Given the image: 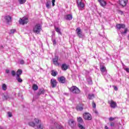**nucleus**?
<instances>
[{
  "mask_svg": "<svg viewBox=\"0 0 129 129\" xmlns=\"http://www.w3.org/2000/svg\"><path fill=\"white\" fill-rule=\"evenodd\" d=\"M8 115L9 117H12V116H13L12 112H8Z\"/></svg>",
  "mask_w": 129,
  "mask_h": 129,
  "instance_id": "obj_37",
  "label": "nucleus"
},
{
  "mask_svg": "<svg viewBox=\"0 0 129 129\" xmlns=\"http://www.w3.org/2000/svg\"><path fill=\"white\" fill-rule=\"evenodd\" d=\"M58 81L60 83H65L66 79L64 77H61L58 78Z\"/></svg>",
  "mask_w": 129,
  "mask_h": 129,
  "instance_id": "obj_19",
  "label": "nucleus"
},
{
  "mask_svg": "<svg viewBox=\"0 0 129 129\" xmlns=\"http://www.w3.org/2000/svg\"><path fill=\"white\" fill-rule=\"evenodd\" d=\"M125 28V25L124 24H117L116 25V29L117 30H120V29H124Z\"/></svg>",
  "mask_w": 129,
  "mask_h": 129,
  "instance_id": "obj_13",
  "label": "nucleus"
},
{
  "mask_svg": "<svg viewBox=\"0 0 129 129\" xmlns=\"http://www.w3.org/2000/svg\"><path fill=\"white\" fill-rule=\"evenodd\" d=\"M87 82L88 83V84H90V85H92V79H91V78H88Z\"/></svg>",
  "mask_w": 129,
  "mask_h": 129,
  "instance_id": "obj_27",
  "label": "nucleus"
},
{
  "mask_svg": "<svg viewBox=\"0 0 129 129\" xmlns=\"http://www.w3.org/2000/svg\"><path fill=\"white\" fill-rule=\"evenodd\" d=\"M52 42H53V45H56V40L55 39H53Z\"/></svg>",
  "mask_w": 129,
  "mask_h": 129,
  "instance_id": "obj_43",
  "label": "nucleus"
},
{
  "mask_svg": "<svg viewBox=\"0 0 129 129\" xmlns=\"http://www.w3.org/2000/svg\"><path fill=\"white\" fill-rule=\"evenodd\" d=\"M128 2V0H119V4L120 6H121L122 7H125Z\"/></svg>",
  "mask_w": 129,
  "mask_h": 129,
  "instance_id": "obj_11",
  "label": "nucleus"
},
{
  "mask_svg": "<svg viewBox=\"0 0 129 129\" xmlns=\"http://www.w3.org/2000/svg\"><path fill=\"white\" fill-rule=\"evenodd\" d=\"M55 30L56 32L58 33V34H59V35H62V33H61V30L60 29V28L58 27H55Z\"/></svg>",
  "mask_w": 129,
  "mask_h": 129,
  "instance_id": "obj_24",
  "label": "nucleus"
},
{
  "mask_svg": "<svg viewBox=\"0 0 129 129\" xmlns=\"http://www.w3.org/2000/svg\"><path fill=\"white\" fill-rule=\"evenodd\" d=\"M55 0H52V7H54L55 6Z\"/></svg>",
  "mask_w": 129,
  "mask_h": 129,
  "instance_id": "obj_41",
  "label": "nucleus"
},
{
  "mask_svg": "<svg viewBox=\"0 0 129 129\" xmlns=\"http://www.w3.org/2000/svg\"><path fill=\"white\" fill-rule=\"evenodd\" d=\"M4 18L8 25H9L10 23L12 22V17H11L10 16H5Z\"/></svg>",
  "mask_w": 129,
  "mask_h": 129,
  "instance_id": "obj_17",
  "label": "nucleus"
},
{
  "mask_svg": "<svg viewBox=\"0 0 129 129\" xmlns=\"http://www.w3.org/2000/svg\"><path fill=\"white\" fill-rule=\"evenodd\" d=\"M64 18L66 20H67L68 21H71L72 20L73 17L72 15L71 14H68L64 16Z\"/></svg>",
  "mask_w": 129,
  "mask_h": 129,
  "instance_id": "obj_18",
  "label": "nucleus"
},
{
  "mask_svg": "<svg viewBox=\"0 0 129 129\" xmlns=\"http://www.w3.org/2000/svg\"><path fill=\"white\" fill-rule=\"evenodd\" d=\"M22 73H23L22 70H18L16 73V76H20Z\"/></svg>",
  "mask_w": 129,
  "mask_h": 129,
  "instance_id": "obj_26",
  "label": "nucleus"
},
{
  "mask_svg": "<svg viewBox=\"0 0 129 129\" xmlns=\"http://www.w3.org/2000/svg\"><path fill=\"white\" fill-rule=\"evenodd\" d=\"M41 121L39 120V119L37 118H34V121L33 123V127H36L37 126V129H43L44 128V125H43L41 124H39Z\"/></svg>",
  "mask_w": 129,
  "mask_h": 129,
  "instance_id": "obj_1",
  "label": "nucleus"
},
{
  "mask_svg": "<svg viewBox=\"0 0 129 129\" xmlns=\"http://www.w3.org/2000/svg\"><path fill=\"white\" fill-rule=\"evenodd\" d=\"M98 2H99L100 5L102 7H105V6H106V2L104 0H98Z\"/></svg>",
  "mask_w": 129,
  "mask_h": 129,
  "instance_id": "obj_21",
  "label": "nucleus"
},
{
  "mask_svg": "<svg viewBox=\"0 0 129 129\" xmlns=\"http://www.w3.org/2000/svg\"><path fill=\"white\" fill-rule=\"evenodd\" d=\"M88 98L89 99H93V98H94V94H89V96H88Z\"/></svg>",
  "mask_w": 129,
  "mask_h": 129,
  "instance_id": "obj_29",
  "label": "nucleus"
},
{
  "mask_svg": "<svg viewBox=\"0 0 129 129\" xmlns=\"http://www.w3.org/2000/svg\"><path fill=\"white\" fill-rule=\"evenodd\" d=\"M124 70H125L127 73H129V69L128 68H124Z\"/></svg>",
  "mask_w": 129,
  "mask_h": 129,
  "instance_id": "obj_45",
  "label": "nucleus"
},
{
  "mask_svg": "<svg viewBox=\"0 0 129 129\" xmlns=\"http://www.w3.org/2000/svg\"><path fill=\"white\" fill-rule=\"evenodd\" d=\"M84 118L87 120H91L92 117L89 113H85L84 114Z\"/></svg>",
  "mask_w": 129,
  "mask_h": 129,
  "instance_id": "obj_10",
  "label": "nucleus"
},
{
  "mask_svg": "<svg viewBox=\"0 0 129 129\" xmlns=\"http://www.w3.org/2000/svg\"><path fill=\"white\" fill-rule=\"evenodd\" d=\"M69 124L70 126L72 127V128H73L75 125V121H74V120L73 119H70L69 120Z\"/></svg>",
  "mask_w": 129,
  "mask_h": 129,
  "instance_id": "obj_16",
  "label": "nucleus"
},
{
  "mask_svg": "<svg viewBox=\"0 0 129 129\" xmlns=\"http://www.w3.org/2000/svg\"><path fill=\"white\" fill-rule=\"evenodd\" d=\"M92 107L93 108H96V104H95V102H94V101L92 102Z\"/></svg>",
  "mask_w": 129,
  "mask_h": 129,
  "instance_id": "obj_34",
  "label": "nucleus"
},
{
  "mask_svg": "<svg viewBox=\"0 0 129 129\" xmlns=\"http://www.w3.org/2000/svg\"><path fill=\"white\" fill-rule=\"evenodd\" d=\"M76 32L79 38L83 37V34H82V32H81V29L80 27L77 28Z\"/></svg>",
  "mask_w": 129,
  "mask_h": 129,
  "instance_id": "obj_9",
  "label": "nucleus"
},
{
  "mask_svg": "<svg viewBox=\"0 0 129 129\" xmlns=\"http://www.w3.org/2000/svg\"><path fill=\"white\" fill-rule=\"evenodd\" d=\"M50 85L52 88H55L57 86V81L55 79H51L50 80Z\"/></svg>",
  "mask_w": 129,
  "mask_h": 129,
  "instance_id": "obj_8",
  "label": "nucleus"
},
{
  "mask_svg": "<svg viewBox=\"0 0 129 129\" xmlns=\"http://www.w3.org/2000/svg\"><path fill=\"white\" fill-rule=\"evenodd\" d=\"M16 32V29H12L10 31V34H14Z\"/></svg>",
  "mask_w": 129,
  "mask_h": 129,
  "instance_id": "obj_40",
  "label": "nucleus"
},
{
  "mask_svg": "<svg viewBox=\"0 0 129 129\" xmlns=\"http://www.w3.org/2000/svg\"><path fill=\"white\" fill-rule=\"evenodd\" d=\"M77 120L79 122L78 126L80 129H85V127L83 126L82 124H83V119L81 117H79L78 118Z\"/></svg>",
  "mask_w": 129,
  "mask_h": 129,
  "instance_id": "obj_5",
  "label": "nucleus"
},
{
  "mask_svg": "<svg viewBox=\"0 0 129 129\" xmlns=\"http://www.w3.org/2000/svg\"><path fill=\"white\" fill-rule=\"evenodd\" d=\"M120 13H121V15H122L123 14V12H120Z\"/></svg>",
  "mask_w": 129,
  "mask_h": 129,
  "instance_id": "obj_50",
  "label": "nucleus"
},
{
  "mask_svg": "<svg viewBox=\"0 0 129 129\" xmlns=\"http://www.w3.org/2000/svg\"><path fill=\"white\" fill-rule=\"evenodd\" d=\"M113 88H114V90H115V91H117V90H118L117 87L113 86Z\"/></svg>",
  "mask_w": 129,
  "mask_h": 129,
  "instance_id": "obj_46",
  "label": "nucleus"
},
{
  "mask_svg": "<svg viewBox=\"0 0 129 129\" xmlns=\"http://www.w3.org/2000/svg\"><path fill=\"white\" fill-rule=\"evenodd\" d=\"M77 3L79 8L80 9H83L84 8V3H82V0H77Z\"/></svg>",
  "mask_w": 129,
  "mask_h": 129,
  "instance_id": "obj_12",
  "label": "nucleus"
},
{
  "mask_svg": "<svg viewBox=\"0 0 129 129\" xmlns=\"http://www.w3.org/2000/svg\"><path fill=\"white\" fill-rule=\"evenodd\" d=\"M39 89V87L36 84H34L33 85V90H34V91H36Z\"/></svg>",
  "mask_w": 129,
  "mask_h": 129,
  "instance_id": "obj_23",
  "label": "nucleus"
},
{
  "mask_svg": "<svg viewBox=\"0 0 129 129\" xmlns=\"http://www.w3.org/2000/svg\"><path fill=\"white\" fill-rule=\"evenodd\" d=\"M6 73H7V74H9V73H10V70H6Z\"/></svg>",
  "mask_w": 129,
  "mask_h": 129,
  "instance_id": "obj_48",
  "label": "nucleus"
},
{
  "mask_svg": "<svg viewBox=\"0 0 129 129\" xmlns=\"http://www.w3.org/2000/svg\"><path fill=\"white\" fill-rule=\"evenodd\" d=\"M11 74L12 76H16V72H15V71H12L11 72Z\"/></svg>",
  "mask_w": 129,
  "mask_h": 129,
  "instance_id": "obj_39",
  "label": "nucleus"
},
{
  "mask_svg": "<svg viewBox=\"0 0 129 129\" xmlns=\"http://www.w3.org/2000/svg\"><path fill=\"white\" fill-rule=\"evenodd\" d=\"M44 93H45V91L44 90L40 89L37 93V95L38 96H40V95H42V94H44Z\"/></svg>",
  "mask_w": 129,
  "mask_h": 129,
  "instance_id": "obj_22",
  "label": "nucleus"
},
{
  "mask_svg": "<svg viewBox=\"0 0 129 129\" xmlns=\"http://www.w3.org/2000/svg\"><path fill=\"white\" fill-rule=\"evenodd\" d=\"M58 59H59L58 56H55L54 58L52 59L53 64L56 66H58V65H59V63L58 62Z\"/></svg>",
  "mask_w": 129,
  "mask_h": 129,
  "instance_id": "obj_15",
  "label": "nucleus"
},
{
  "mask_svg": "<svg viewBox=\"0 0 129 129\" xmlns=\"http://www.w3.org/2000/svg\"><path fill=\"white\" fill-rule=\"evenodd\" d=\"M116 117H110L109 118V120L110 121H112L113 120H114V119H115Z\"/></svg>",
  "mask_w": 129,
  "mask_h": 129,
  "instance_id": "obj_38",
  "label": "nucleus"
},
{
  "mask_svg": "<svg viewBox=\"0 0 129 129\" xmlns=\"http://www.w3.org/2000/svg\"><path fill=\"white\" fill-rule=\"evenodd\" d=\"M19 62H20V64H25V61L23 59H20Z\"/></svg>",
  "mask_w": 129,
  "mask_h": 129,
  "instance_id": "obj_36",
  "label": "nucleus"
},
{
  "mask_svg": "<svg viewBox=\"0 0 129 129\" xmlns=\"http://www.w3.org/2000/svg\"><path fill=\"white\" fill-rule=\"evenodd\" d=\"M16 80L18 82L22 83L23 82V80L20 78V76H17L16 77Z\"/></svg>",
  "mask_w": 129,
  "mask_h": 129,
  "instance_id": "obj_28",
  "label": "nucleus"
},
{
  "mask_svg": "<svg viewBox=\"0 0 129 129\" xmlns=\"http://www.w3.org/2000/svg\"><path fill=\"white\" fill-rule=\"evenodd\" d=\"M108 103L110 104V107L111 108H115L117 106V104L115 102L113 101V100H111L110 101H108Z\"/></svg>",
  "mask_w": 129,
  "mask_h": 129,
  "instance_id": "obj_7",
  "label": "nucleus"
},
{
  "mask_svg": "<svg viewBox=\"0 0 129 129\" xmlns=\"http://www.w3.org/2000/svg\"><path fill=\"white\" fill-rule=\"evenodd\" d=\"M61 69L64 71H66L68 69V65L66 64V63L61 64Z\"/></svg>",
  "mask_w": 129,
  "mask_h": 129,
  "instance_id": "obj_20",
  "label": "nucleus"
},
{
  "mask_svg": "<svg viewBox=\"0 0 129 129\" xmlns=\"http://www.w3.org/2000/svg\"><path fill=\"white\" fill-rule=\"evenodd\" d=\"M19 2L21 5H23L26 3V0H19Z\"/></svg>",
  "mask_w": 129,
  "mask_h": 129,
  "instance_id": "obj_35",
  "label": "nucleus"
},
{
  "mask_svg": "<svg viewBox=\"0 0 129 129\" xmlns=\"http://www.w3.org/2000/svg\"><path fill=\"white\" fill-rule=\"evenodd\" d=\"M42 31V28L41 27V25L40 24H37L35 26L33 32L35 34H40V32Z\"/></svg>",
  "mask_w": 129,
  "mask_h": 129,
  "instance_id": "obj_4",
  "label": "nucleus"
},
{
  "mask_svg": "<svg viewBox=\"0 0 129 129\" xmlns=\"http://www.w3.org/2000/svg\"><path fill=\"white\" fill-rule=\"evenodd\" d=\"M70 91L74 94H79L80 93V90L76 86H73L69 89Z\"/></svg>",
  "mask_w": 129,
  "mask_h": 129,
  "instance_id": "obj_2",
  "label": "nucleus"
},
{
  "mask_svg": "<svg viewBox=\"0 0 129 129\" xmlns=\"http://www.w3.org/2000/svg\"><path fill=\"white\" fill-rule=\"evenodd\" d=\"M46 7L47 8V9H50V8H51L50 7V2H47L46 4Z\"/></svg>",
  "mask_w": 129,
  "mask_h": 129,
  "instance_id": "obj_33",
  "label": "nucleus"
},
{
  "mask_svg": "<svg viewBox=\"0 0 129 129\" xmlns=\"http://www.w3.org/2000/svg\"><path fill=\"white\" fill-rule=\"evenodd\" d=\"M114 126V122H110V126Z\"/></svg>",
  "mask_w": 129,
  "mask_h": 129,
  "instance_id": "obj_44",
  "label": "nucleus"
},
{
  "mask_svg": "<svg viewBox=\"0 0 129 129\" xmlns=\"http://www.w3.org/2000/svg\"><path fill=\"white\" fill-rule=\"evenodd\" d=\"M0 129H3V128H2L1 127H0Z\"/></svg>",
  "mask_w": 129,
  "mask_h": 129,
  "instance_id": "obj_51",
  "label": "nucleus"
},
{
  "mask_svg": "<svg viewBox=\"0 0 129 129\" xmlns=\"http://www.w3.org/2000/svg\"><path fill=\"white\" fill-rule=\"evenodd\" d=\"M2 89L6 91V90H7V85H6V84H4L2 86Z\"/></svg>",
  "mask_w": 129,
  "mask_h": 129,
  "instance_id": "obj_32",
  "label": "nucleus"
},
{
  "mask_svg": "<svg viewBox=\"0 0 129 129\" xmlns=\"http://www.w3.org/2000/svg\"><path fill=\"white\" fill-rule=\"evenodd\" d=\"M77 110L81 111V110H83V107L80 106H77Z\"/></svg>",
  "mask_w": 129,
  "mask_h": 129,
  "instance_id": "obj_30",
  "label": "nucleus"
},
{
  "mask_svg": "<svg viewBox=\"0 0 129 129\" xmlns=\"http://www.w3.org/2000/svg\"><path fill=\"white\" fill-rule=\"evenodd\" d=\"M4 97H5V99H9L10 98V97H9L8 95H5Z\"/></svg>",
  "mask_w": 129,
  "mask_h": 129,
  "instance_id": "obj_42",
  "label": "nucleus"
},
{
  "mask_svg": "<svg viewBox=\"0 0 129 129\" xmlns=\"http://www.w3.org/2000/svg\"><path fill=\"white\" fill-rule=\"evenodd\" d=\"M105 129H108V127L107 126H105Z\"/></svg>",
  "mask_w": 129,
  "mask_h": 129,
  "instance_id": "obj_49",
  "label": "nucleus"
},
{
  "mask_svg": "<svg viewBox=\"0 0 129 129\" xmlns=\"http://www.w3.org/2000/svg\"><path fill=\"white\" fill-rule=\"evenodd\" d=\"M29 22V19H28L26 17H24L22 18H20V20H19V23L20 25H22L24 26V25H27Z\"/></svg>",
  "mask_w": 129,
  "mask_h": 129,
  "instance_id": "obj_3",
  "label": "nucleus"
},
{
  "mask_svg": "<svg viewBox=\"0 0 129 129\" xmlns=\"http://www.w3.org/2000/svg\"><path fill=\"white\" fill-rule=\"evenodd\" d=\"M128 31V29H127V28H125L124 29V31L121 32V34H126V33H127V31Z\"/></svg>",
  "mask_w": 129,
  "mask_h": 129,
  "instance_id": "obj_31",
  "label": "nucleus"
},
{
  "mask_svg": "<svg viewBox=\"0 0 129 129\" xmlns=\"http://www.w3.org/2000/svg\"><path fill=\"white\" fill-rule=\"evenodd\" d=\"M29 125L30 126H33V122H30L28 123Z\"/></svg>",
  "mask_w": 129,
  "mask_h": 129,
  "instance_id": "obj_47",
  "label": "nucleus"
},
{
  "mask_svg": "<svg viewBox=\"0 0 129 129\" xmlns=\"http://www.w3.org/2000/svg\"><path fill=\"white\" fill-rule=\"evenodd\" d=\"M51 129H63V126L60 123L57 122L54 123V127Z\"/></svg>",
  "mask_w": 129,
  "mask_h": 129,
  "instance_id": "obj_14",
  "label": "nucleus"
},
{
  "mask_svg": "<svg viewBox=\"0 0 129 129\" xmlns=\"http://www.w3.org/2000/svg\"><path fill=\"white\" fill-rule=\"evenodd\" d=\"M57 74H58V72H57L54 70L51 71L52 76H53L54 77H55V76H56Z\"/></svg>",
  "mask_w": 129,
  "mask_h": 129,
  "instance_id": "obj_25",
  "label": "nucleus"
},
{
  "mask_svg": "<svg viewBox=\"0 0 129 129\" xmlns=\"http://www.w3.org/2000/svg\"><path fill=\"white\" fill-rule=\"evenodd\" d=\"M100 70L102 74V75H106L107 74V70L106 68L104 66H100Z\"/></svg>",
  "mask_w": 129,
  "mask_h": 129,
  "instance_id": "obj_6",
  "label": "nucleus"
}]
</instances>
